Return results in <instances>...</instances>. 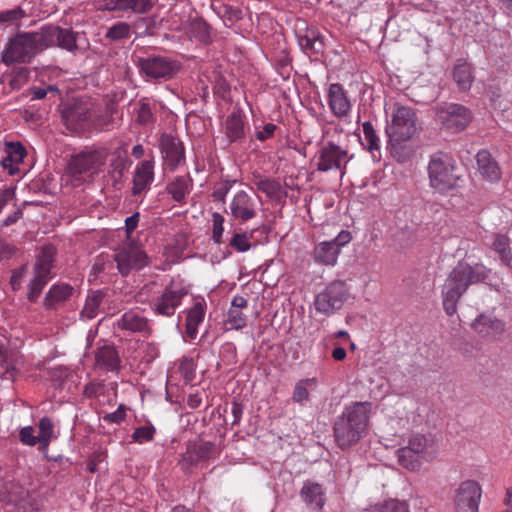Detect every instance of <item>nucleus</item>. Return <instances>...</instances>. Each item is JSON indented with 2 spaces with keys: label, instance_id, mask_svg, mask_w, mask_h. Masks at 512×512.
I'll list each match as a JSON object with an SVG mask.
<instances>
[{
  "label": "nucleus",
  "instance_id": "nucleus-1",
  "mask_svg": "<svg viewBox=\"0 0 512 512\" xmlns=\"http://www.w3.org/2000/svg\"><path fill=\"white\" fill-rule=\"evenodd\" d=\"M78 37L79 34L72 29L54 25H45L33 32H18L3 50L2 61L6 65L30 63L36 55L53 46L75 52Z\"/></svg>",
  "mask_w": 512,
  "mask_h": 512
},
{
  "label": "nucleus",
  "instance_id": "nucleus-2",
  "mask_svg": "<svg viewBox=\"0 0 512 512\" xmlns=\"http://www.w3.org/2000/svg\"><path fill=\"white\" fill-rule=\"evenodd\" d=\"M489 270L482 264L459 262L450 272L442 288L443 309L448 316L457 312L459 299L470 285L485 281Z\"/></svg>",
  "mask_w": 512,
  "mask_h": 512
},
{
  "label": "nucleus",
  "instance_id": "nucleus-3",
  "mask_svg": "<svg viewBox=\"0 0 512 512\" xmlns=\"http://www.w3.org/2000/svg\"><path fill=\"white\" fill-rule=\"evenodd\" d=\"M372 404L354 402L347 406L334 423V438L342 450L356 445L366 434Z\"/></svg>",
  "mask_w": 512,
  "mask_h": 512
},
{
  "label": "nucleus",
  "instance_id": "nucleus-4",
  "mask_svg": "<svg viewBox=\"0 0 512 512\" xmlns=\"http://www.w3.org/2000/svg\"><path fill=\"white\" fill-rule=\"evenodd\" d=\"M56 249L52 245H46L36 256L33 265V277L28 284L27 299L36 303L44 287L53 278L52 270L55 266Z\"/></svg>",
  "mask_w": 512,
  "mask_h": 512
},
{
  "label": "nucleus",
  "instance_id": "nucleus-5",
  "mask_svg": "<svg viewBox=\"0 0 512 512\" xmlns=\"http://www.w3.org/2000/svg\"><path fill=\"white\" fill-rule=\"evenodd\" d=\"M428 173L431 186L440 192L453 189L460 179L456 174L455 160L449 154L443 152L431 156Z\"/></svg>",
  "mask_w": 512,
  "mask_h": 512
},
{
  "label": "nucleus",
  "instance_id": "nucleus-6",
  "mask_svg": "<svg viewBox=\"0 0 512 512\" xmlns=\"http://www.w3.org/2000/svg\"><path fill=\"white\" fill-rule=\"evenodd\" d=\"M417 116L415 111L407 106H397L392 113L391 122L386 127V133L393 145H399L412 138L416 132Z\"/></svg>",
  "mask_w": 512,
  "mask_h": 512
},
{
  "label": "nucleus",
  "instance_id": "nucleus-7",
  "mask_svg": "<svg viewBox=\"0 0 512 512\" xmlns=\"http://www.w3.org/2000/svg\"><path fill=\"white\" fill-rule=\"evenodd\" d=\"M350 296L348 285L342 280H335L316 295L314 306L317 312L330 316L340 310Z\"/></svg>",
  "mask_w": 512,
  "mask_h": 512
},
{
  "label": "nucleus",
  "instance_id": "nucleus-8",
  "mask_svg": "<svg viewBox=\"0 0 512 512\" xmlns=\"http://www.w3.org/2000/svg\"><path fill=\"white\" fill-rule=\"evenodd\" d=\"M435 115L441 127L452 133L463 131L473 119V114L468 107L449 102L437 105Z\"/></svg>",
  "mask_w": 512,
  "mask_h": 512
},
{
  "label": "nucleus",
  "instance_id": "nucleus-9",
  "mask_svg": "<svg viewBox=\"0 0 512 512\" xmlns=\"http://www.w3.org/2000/svg\"><path fill=\"white\" fill-rule=\"evenodd\" d=\"M135 65L140 74L150 80H169L179 70L176 61L161 55H147L145 57H136Z\"/></svg>",
  "mask_w": 512,
  "mask_h": 512
},
{
  "label": "nucleus",
  "instance_id": "nucleus-10",
  "mask_svg": "<svg viewBox=\"0 0 512 512\" xmlns=\"http://www.w3.org/2000/svg\"><path fill=\"white\" fill-rule=\"evenodd\" d=\"M187 294L185 287H178L171 282L160 295L153 298L150 308L155 315L172 317Z\"/></svg>",
  "mask_w": 512,
  "mask_h": 512
},
{
  "label": "nucleus",
  "instance_id": "nucleus-11",
  "mask_svg": "<svg viewBox=\"0 0 512 512\" xmlns=\"http://www.w3.org/2000/svg\"><path fill=\"white\" fill-rule=\"evenodd\" d=\"M114 260L122 276H127L132 270H140L149 264L145 251L132 242L121 246L116 251Z\"/></svg>",
  "mask_w": 512,
  "mask_h": 512
},
{
  "label": "nucleus",
  "instance_id": "nucleus-12",
  "mask_svg": "<svg viewBox=\"0 0 512 512\" xmlns=\"http://www.w3.org/2000/svg\"><path fill=\"white\" fill-rule=\"evenodd\" d=\"M317 159V170L321 172H327L332 169L342 171L350 160L348 151L332 141L325 143L319 149Z\"/></svg>",
  "mask_w": 512,
  "mask_h": 512
},
{
  "label": "nucleus",
  "instance_id": "nucleus-13",
  "mask_svg": "<svg viewBox=\"0 0 512 512\" xmlns=\"http://www.w3.org/2000/svg\"><path fill=\"white\" fill-rule=\"evenodd\" d=\"M92 107L91 102L82 100L65 104L61 110V117L66 127L71 131L83 128L92 116Z\"/></svg>",
  "mask_w": 512,
  "mask_h": 512
},
{
  "label": "nucleus",
  "instance_id": "nucleus-14",
  "mask_svg": "<svg viewBox=\"0 0 512 512\" xmlns=\"http://www.w3.org/2000/svg\"><path fill=\"white\" fill-rule=\"evenodd\" d=\"M481 487L474 480L463 481L456 489L454 506L456 512H478Z\"/></svg>",
  "mask_w": 512,
  "mask_h": 512
},
{
  "label": "nucleus",
  "instance_id": "nucleus-15",
  "mask_svg": "<svg viewBox=\"0 0 512 512\" xmlns=\"http://www.w3.org/2000/svg\"><path fill=\"white\" fill-rule=\"evenodd\" d=\"M159 147L164 163L171 171L185 163V148L179 138L164 133L160 137Z\"/></svg>",
  "mask_w": 512,
  "mask_h": 512
},
{
  "label": "nucleus",
  "instance_id": "nucleus-16",
  "mask_svg": "<svg viewBox=\"0 0 512 512\" xmlns=\"http://www.w3.org/2000/svg\"><path fill=\"white\" fill-rule=\"evenodd\" d=\"M157 0H100L99 10L108 12L149 13Z\"/></svg>",
  "mask_w": 512,
  "mask_h": 512
},
{
  "label": "nucleus",
  "instance_id": "nucleus-17",
  "mask_svg": "<svg viewBox=\"0 0 512 512\" xmlns=\"http://www.w3.org/2000/svg\"><path fill=\"white\" fill-rule=\"evenodd\" d=\"M114 327L131 333H140L144 337H149L152 334L149 320L135 310L123 313L114 323Z\"/></svg>",
  "mask_w": 512,
  "mask_h": 512
},
{
  "label": "nucleus",
  "instance_id": "nucleus-18",
  "mask_svg": "<svg viewBox=\"0 0 512 512\" xmlns=\"http://www.w3.org/2000/svg\"><path fill=\"white\" fill-rule=\"evenodd\" d=\"M5 156L0 161V165L9 175L14 176L20 173L19 165L23 163L27 156V150L21 142H5Z\"/></svg>",
  "mask_w": 512,
  "mask_h": 512
},
{
  "label": "nucleus",
  "instance_id": "nucleus-19",
  "mask_svg": "<svg viewBox=\"0 0 512 512\" xmlns=\"http://www.w3.org/2000/svg\"><path fill=\"white\" fill-rule=\"evenodd\" d=\"M472 328L483 337L496 338L505 331V323L493 312L480 314L472 323Z\"/></svg>",
  "mask_w": 512,
  "mask_h": 512
},
{
  "label": "nucleus",
  "instance_id": "nucleus-20",
  "mask_svg": "<svg viewBox=\"0 0 512 512\" xmlns=\"http://www.w3.org/2000/svg\"><path fill=\"white\" fill-rule=\"evenodd\" d=\"M74 291V287L68 283L53 284L45 294L43 307L46 310H57L72 297Z\"/></svg>",
  "mask_w": 512,
  "mask_h": 512
},
{
  "label": "nucleus",
  "instance_id": "nucleus-21",
  "mask_svg": "<svg viewBox=\"0 0 512 512\" xmlns=\"http://www.w3.org/2000/svg\"><path fill=\"white\" fill-rule=\"evenodd\" d=\"M328 104L332 113L338 118H343L350 112V100L347 96V92L340 83L330 84L328 89Z\"/></svg>",
  "mask_w": 512,
  "mask_h": 512
},
{
  "label": "nucleus",
  "instance_id": "nucleus-22",
  "mask_svg": "<svg viewBox=\"0 0 512 512\" xmlns=\"http://www.w3.org/2000/svg\"><path fill=\"white\" fill-rule=\"evenodd\" d=\"M254 184L256 188L264 193L269 199L282 205L285 203L288 193L282 187L278 179L256 175L254 177Z\"/></svg>",
  "mask_w": 512,
  "mask_h": 512
},
{
  "label": "nucleus",
  "instance_id": "nucleus-23",
  "mask_svg": "<svg viewBox=\"0 0 512 512\" xmlns=\"http://www.w3.org/2000/svg\"><path fill=\"white\" fill-rule=\"evenodd\" d=\"M230 211L234 218L243 222L252 219L256 215L254 202L245 191H239L234 195L230 203Z\"/></svg>",
  "mask_w": 512,
  "mask_h": 512
},
{
  "label": "nucleus",
  "instance_id": "nucleus-24",
  "mask_svg": "<svg viewBox=\"0 0 512 512\" xmlns=\"http://www.w3.org/2000/svg\"><path fill=\"white\" fill-rule=\"evenodd\" d=\"M225 136L230 142H238L245 137V115L241 109H235L223 125Z\"/></svg>",
  "mask_w": 512,
  "mask_h": 512
},
{
  "label": "nucleus",
  "instance_id": "nucleus-25",
  "mask_svg": "<svg viewBox=\"0 0 512 512\" xmlns=\"http://www.w3.org/2000/svg\"><path fill=\"white\" fill-rule=\"evenodd\" d=\"M298 44L306 54H319L324 51L323 36L316 28H306L297 34Z\"/></svg>",
  "mask_w": 512,
  "mask_h": 512
},
{
  "label": "nucleus",
  "instance_id": "nucleus-26",
  "mask_svg": "<svg viewBox=\"0 0 512 512\" xmlns=\"http://www.w3.org/2000/svg\"><path fill=\"white\" fill-rule=\"evenodd\" d=\"M154 179V161L145 160L138 164L133 176L132 193L141 194L146 190Z\"/></svg>",
  "mask_w": 512,
  "mask_h": 512
},
{
  "label": "nucleus",
  "instance_id": "nucleus-27",
  "mask_svg": "<svg viewBox=\"0 0 512 512\" xmlns=\"http://www.w3.org/2000/svg\"><path fill=\"white\" fill-rule=\"evenodd\" d=\"M99 162V153L91 151L74 156L69 162V171L72 176L82 175L94 170Z\"/></svg>",
  "mask_w": 512,
  "mask_h": 512
},
{
  "label": "nucleus",
  "instance_id": "nucleus-28",
  "mask_svg": "<svg viewBox=\"0 0 512 512\" xmlns=\"http://www.w3.org/2000/svg\"><path fill=\"white\" fill-rule=\"evenodd\" d=\"M300 496L313 511L321 510L324 503V492L318 483L306 481L300 491Z\"/></svg>",
  "mask_w": 512,
  "mask_h": 512
},
{
  "label": "nucleus",
  "instance_id": "nucleus-29",
  "mask_svg": "<svg viewBox=\"0 0 512 512\" xmlns=\"http://www.w3.org/2000/svg\"><path fill=\"white\" fill-rule=\"evenodd\" d=\"M215 444L213 442H199L189 444L183 460L189 465H195L200 461L209 459L214 451Z\"/></svg>",
  "mask_w": 512,
  "mask_h": 512
},
{
  "label": "nucleus",
  "instance_id": "nucleus-30",
  "mask_svg": "<svg viewBox=\"0 0 512 512\" xmlns=\"http://www.w3.org/2000/svg\"><path fill=\"white\" fill-rule=\"evenodd\" d=\"M476 161L480 174L489 181H496L500 177V169L497 162L487 150H480L476 155Z\"/></svg>",
  "mask_w": 512,
  "mask_h": 512
},
{
  "label": "nucleus",
  "instance_id": "nucleus-31",
  "mask_svg": "<svg viewBox=\"0 0 512 512\" xmlns=\"http://www.w3.org/2000/svg\"><path fill=\"white\" fill-rule=\"evenodd\" d=\"M406 447L411 449L415 454H418L422 460L431 461L435 458L436 451L433 441L424 435H413Z\"/></svg>",
  "mask_w": 512,
  "mask_h": 512
},
{
  "label": "nucleus",
  "instance_id": "nucleus-32",
  "mask_svg": "<svg viewBox=\"0 0 512 512\" xmlns=\"http://www.w3.org/2000/svg\"><path fill=\"white\" fill-rule=\"evenodd\" d=\"M96 364L107 371H115L120 368V357L113 345H104L96 351Z\"/></svg>",
  "mask_w": 512,
  "mask_h": 512
},
{
  "label": "nucleus",
  "instance_id": "nucleus-33",
  "mask_svg": "<svg viewBox=\"0 0 512 512\" xmlns=\"http://www.w3.org/2000/svg\"><path fill=\"white\" fill-rule=\"evenodd\" d=\"M193 186V180L190 176H177L170 182L166 191L172 199L178 203H184L186 196L190 193Z\"/></svg>",
  "mask_w": 512,
  "mask_h": 512
},
{
  "label": "nucleus",
  "instance_id": "nucleus-34",
  "mask_svg": "<svg viewBox=\"0 0 512 512\" xmlns=\"http://www.w3.org/2000/svg\"><path fill=\"white\" fill-rule=\"evenodd\" d=\"M205 307H206V304L204 301H197L187 311L186 334L191 339H195L198 334L197 327L204 320Z\"/></svg>",
  "mask_w": 512,
  "mask_h": 512
},
{
  "label": "nucleus",
  "instance_id": "nucleus-35",
  "mask_svg": "<svg viewBox=\"0 0 512 512\" xmlns=\"http://www.w3.org/2000/svg\"><path fill=\"white\" fill-rule=\"evenodd\" d=\"M340 251L338 245L331 241L319 243L314 249V259L324 265H334Z\"/></svg>",
  "mask_w": 512,
  "mask_h": 512
},
{
  "label": "nucleus",
  "instance_id": "nucleus-36",
  "mask_svg": "<svg viewBox=\"0 0 512 512\" xmlns=\"http://www.w3.org/2000/svg\"><path fill=\"white\" fill-rule=\"evenodd\" d=\"M187 32L191 37L205 45L212 42L211 26L202 17L192 18L189 22Z\"/></svg>",
  "mask_w": 512,
  "mask_h": 512
},
{
  "label": "nucleus",
  "instance_id": "nucleus-37",
  "mask_svg": "<svg viewBox=\"0 0 512 512\" xmlns=\"http://www.w3.org/2000/svg\"><path fill=\"white\" fill-rule=\"evenodd\" d=\"M453 79L460 91H468L473 82L471 66L463 60H458L453 69Z\"/></svg>",
  "mask_w": 512,
  "mask_h": 512
},
{
  "label": "nucleus",
  "instance_id": "nucleus-38",
  "mask_svg": "<svg viewBox=\"0 0 512 512\" xmlns=\"http://www.w3.org/2000/svg\"><path fill=\"white\" fill-rule=\"evenodd\" d=\"M103 299L104 293L101 290H96L89 294L80 313L81 319H94L98 315L99 307Z\"/></svg>",
  "mask_w": 512,
  "mask_h": 512
},
{
  "label": "nucleus",
  "instance_id": "nucleus-39",
  "mask_svg": "<svg viewBox=\"0 0 512 512\" xmlns=\"http://www.w3.org/2000/svg\"><path fill=\"white\" fill-rule=\"evenodd\" d=\"M39 434L37 440L39 441V449L42 451L47 450L54 434V424L49 417H43L38 423Z\"/></svg>",
  "mask_w": 512,
  "mask_h": 512
},
{
  "label": "nucleus",
  "instance_id": "nucleus-40",
  "mask_svg": "<svg viewBox=\"0 0 512 512\" xmlns=\"http://www.w3.org/2000/svg\"><path fill=\"white\" fill-rule=\"evenodd\" d=\"M399 464L411 471L419 470L421 467V458L408 447H401L397 450Z\"/></svg>",
  "mask_w": 512,
  "mask_h": 512
},
{
  "label": "nucleus",
  "instance_id": "nucleus-41",
  "mask_svg": "<svg viewBox=\"0 0 512 512\" xmlns=\"http://www.w3.org/2000/svg\"><path fill=\"white\" fill-rule=\"evenodd\" d=\"M363 138L360 137L361 144L369 151H379L380 139L376 134V131L370 121H366L362 124Z\"/></svg>",
  "mask_w": 512,
  "mask_h": 512
},
{
  "label": "nucleus",
  "instance_id": "nucleus-42",
  "mask_svg": "<svg viewBox=\"0 0 512 512\" xmlns=\"http://www.w3.org/2000/svg\"><path fill=\"white\" fill-rule=\"evenodd\" d=\"M360 512H409L408 505L399 500H388L382 504H377Z\"/></svg>",
  "mask_w": 512,
  "mask_h": 512
},
{
  "label": "nucleus",
  "instance_id": "nucleus-43",
  "mask_svg": "<svg viewBox=\"0 0 512 512\" xmlns=\"http://www.w3.org/2000/svg\"><path fill=\"white\" fill-rule=\"evenodd\" d=\"M492 246L494 251L499 255L502 263L509 265L512 260L509 239L504 235H497Z\"/></svg>",
  "mask_w": 512,
  "mask_h": 512
},
{
  "label": "nucleus",
  "instance_id": "nucleus-44",
  "mask_svg": "<svg viewBox=\"0 0 512 512\" xmlns=\"http://www.w3.org/2000/svg\"><path fill=\"white\" fill-rule=\"evenodd\" d=\"M131 36V26L126 22H117L106 32L105 38L111 41L128 39Z\"/></svg>",
  "mask_w": 512,
  "mask_h": 512
},
{
  "label": "nucleus",
  "instance_id": "nucleus-45",
  "mask_svg": "<svg viewBox=\"0 0 512 512\" xmlns=\"http://www.w3.org/2000/svg\"><path fill=\"white\" fill-rule=\"evenodd\" d=\"M139 109L137 111L136 121L140 125H150L156 121V117L152 111L151 105L146 101H139Z\"/></svg>",
  "mask_w": 512,
  "mask_h": 512
},
{
  "label": "nucleus",
  "instance_id": "nucleus-46",
  "mask_svg": "<svg viewBox=\"0 0 512 512\" xmlns=\"http://www.w3.org/2000/svg\"><path fill=\"white\" fill-rule=\"evenodd\" d=\"M315 378H307L298 381L294 387L292 399L296 403H302L303 401H307L309 399V392L307 390V385L315 383Z\"/></svg>",
  "mask_w": 512,
  "mask_h": 512
},
{
  "label": "nucleus",
  "instance_id": "nucleus-47",
  "mask_svg": "<svg viewBox=\"0 0 512 512\" xmlns=\"http://www.w3.org/2000/svg\"><path fill=\"white\" fill-rule=\"evenodd\" d=\"M155 431L156 429L152 424L139 426L134 430L131 437L137 443L149 442L153 440Z\"/></svg>",
  "mask_w": 512,
  "mask_h": 512
},
{
  "label": "nucleus",
  "instance_id": "nucleus-48",
  "mask_svg": "<svg viewBox=\"0 0 512 512\" xmlns=\"http://www.w3.org/2000/svg\"><path fill=\"white\" fill-rule=\"evenodd\" d=\"M225 222V219L224 217L218 213V212H214L212 214V240L216 243V244H221L222 243V236H223V232H224V224Z\"/></svg>",
  "mask_w": 512,
  "mask_h": 512
},
{
  "label": "nucleus",
  "instance_id": "nucleus-49",
  "mask_svg": "<svg viewBox=\"0 0 512 512\" xmlns=\"http://www.w3.org/2000/svg\"><path fill=\"white\" fill-rule=\"evenodd\" d=\"M227 323L233 329H242L246 326V316L240 310L230 308L227 314Z\"/></svg>",
  "mask_w": 512,
  "mask_h": 512
},
{
  "label": "nucleus",
  "instance_id": "nucleus-50",
  "mask_svg": "<svg viewBox=\"0 0 512 512\" xmlns=\"http://www.w3.org/2000/svg\"><path fill=\"white\" fill-rule=\"evenodd\" d=\"M219 13L225 20L229 21L231 24L243 18L242 10L231 5H223Z\"/></svg>",
  "mask_w": 512,
  "mask_h": 512
},
{
  "label": "nucleus",
  "instance_id": "nucleus-51",
  "mask_svg": "<svg viewBox=\"0 0 512 512\" xmlns=\"http://www.w3.org/2000/svg\"><path fill=\"white\" fill-rule=\"evenodd\" d=\"M25 12L21 7H15L10 10L0 11V23H13L25 17Z\"/></svg>",
  "mask_w": 512,
  "mask_h": 512
},
{
  "label": "nucleus",
  "instance_id": "nucleus-52",
  "mask_svg": "<svg viewBox=\"0 0 512 512\" xmlns=\"http://www.w3.org/2000/svg\"><path fill=\"white\" fill-rule=\"evenodd\" d=\"M229 245L238 252H246L251 245L246 234L235 233L229 241Z\"/></svg>",
  "mask_w": 512,
  "mask_h": 512
},
{
  "label": "nucleus",
  "instance_id": "nucleus-53",
  "mask_svg": "<svg viewBox=\"0 0 512 512\" xmlns=\"http://www.w3.org/2000/svg\"><path fill=\"white\" fill-rule=\"evenodd\" d=\"M235 181L225 180L220 183H218L212 193V197L216 201H225V197L229 190L232 188Z\"/></svg>",
  "mask_w": 512,
  "mask_h": 512
},
{
  "label": "nucleus",
  "instance_id": "nucleus-54",
  "mask_svg": "<svg viewBox=\"0 0 512 512\" xmlns=\"http://www.w3.org/2000/svg\"><path fill=\"white\" fill-rule=\"evenodd\" d=\"M488 95H489L490 101L493 103V105L496 109H500V110L508 109L507 103H504L503 95L499 88L490 86L488 89Z\"/></svg>",
  "mask_w": 512,
  "mask_h": 512
},
{
  "label": "nucleus",
  "instance_id": "nucleus-55",
  "mask_svg": "<svg viewBox=\"0 0 512 512\" xmlns=\"http://www.w3.org/2000/svg\"><path fill=\"white\" fill-rule=\"evenodd\" d=\"M34 428L32 426L24 427L19 432V439L23 444L35 446L39 443L37 436H34Z\"/></svg>",
  "mask_w": 512,
  "mask_h": 512
},
{
  "label": "nucleus",
  "instance_id": "nucleus-56",
  "mask_svg": "<svg viewBox=\"0 0 512 512\" xmlns=\"http://www.w3.org/2000/svg\"><path fill=\"white\" fill-rule=\"evenodd\" d=\"M1 366L5 369L2 374V378L13 381L17 372V368L13 360L9 359L8 356H3Z\"/></svg>",
  "mask_w": 512,
  "mask_h": 512
},
{
  "label": "nucleus",
  "instance_id": "nucleus-57",
  "mask_svg": "<svg viewBox=\"0 0 512 512\" xmlns=\"http://www.w3.org/2000/svg\"><path fill=\"white\" fill-rule=\"evenodd\" d=\"M126 418V408L120 405L118 409L112 413H107L103 416V421L108 423L120 424Z\"/></svg>",
  "mask_w": 512,
  "mask_h": 512
},
{
  "label": "nucleus",
  "instance_id": "nucleus-58",
  "mask_svg": "<svg viewBox=\"0 0 512 512\" xmlns=\"http://www.w3.org/2000/svg\"><path fill=\"white\" fill-rule=\"evenodd\" d=\"M26 270H27V264H24L12 272L10 284L14 291H17L21 288V281L26 273Z\"/></svg>",
  "mask_w": 512,
  "mask_h": 512
},
{
  "label": "nucleus",
  "instance_id": "nucleus-59",
  "mask_svg": "<svg viewBox=\"0 0 512 512\" xmlns=\"http://www.w3.org/2000/svg\"><path fill=\"white\" fill-rule=\"evenodd\" d=\"M112 175L114 179H120L126 169V161L122 157H117L112 163Z\"/></svg>",
  "mask_w": 512,
  "mask_h": 512
},
{
  "label": "nucleus",
  "instance_id": "nucleus-60",
  "mask_svg": "<svg viewBox=\"0 0 512 512\" xmlns=\"http://www.w3.org/2000/svg\"><path fill=\"white\" fill-rule=\"evenodd\" d=\"M276 129L277 126L275 124L267 123L264 125L262 130L256 132L255 137L259 141H265L267 139H270L274 135Z\"/></svg>",
  "mask_w": 512,
  "mask_h": 512
},
{
  "label": "nucleus",
  "instance_id": "nucleus-61",
  "mask_svg": "<svg viewBox=\"0 0 512 512\" xmlns=\"http://www.w3.org/2000/svg\"><path fill=\"white\" fill-rule=\"evenodd\" d=\"M140 219L139 212H135L131 216L125 219V230L127 237L129 238L134 230L137 228Z\"/></svg>",
  "mask_w": 512,
  "mask_h": 512
},
{
  "label": "nucleus",
  "instance_id": "nucleus-62",
  "mask_svg": "<svg viewBox=\"0 0 512 512\" xmlns=\"http://www.w3.org/2000/svg\"><path fill=\"white\" fill-rule=\"evenodd\" d=\"M231 413L233 416L232 425H238L242 419L243 405L235 399L231 403Z\"/></svg>",
  "mask_w": 512,
  "mask_h": 512
},
{
  "label": "nucleus",
  "instance_id": "nucleus-63",
  "mask_svg": "<svg viewBox=\"0 0 512 512\" xmlns=\"http://www.w3.org/2000/svg\"><path fill=\"white\" fill-rule=\"evenodd\" d=\"M135 26L138 29L145 28L144 29V33L150 34L149 30L151 28H154V26H155V19L152 18V17H142V18H139L135 22Z\"/></svg>",
  "mask_w": 512,
  "mask_h": 512
},
{
  "label": "nucleus",
  "instance_id": "nucleus-64",
  "mask_svg": "<svg viewBox=\"0 0 512 512\" xmlns=\"http://www.w3.org/2000/svg\"><path fill=\"white\" fill-rule=\"evenodd\" d=\"M351 238L352 237H351V234L349 231L342 230L341 232H339V234L337 235L336 238L331 240V242H334L335 244H337L338 248L340 250L342 246L348 244L351 241Z\"/></svg>",
  "mask_w": 512,
  "mask_h": 512
}]
</instances>
